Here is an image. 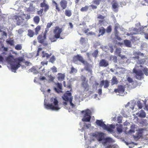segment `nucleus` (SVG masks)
Listing matches in <instances>:
<instances>
[{
  "mask_svg": "<svg viewBox=\"0 0 148 148\" xmlns=\"http://www.w3.org/2000/svg\"><path fill=\"white\" fill-rule=\"evenodd\" d=\"M112 31L111 26L110 25L106 29V32L108 33H110Z\"/></svg>",
  "mask_w": 148,
  "mask_h": 148,
  "instance_id": "obj_49",
  "label": "nucleus"
},
{
  "mask_svg": "<svg viewBox=\"0 0 148 148\" xmlns=\"http://www.w3.org/2000/svg\"><path fill=\"white\" fill-rule=\"evenodd\" d=\"M62 29L60 28L58 26H56L53 30V33L54 34V38L51 39L52 42H55L58 38L63 39V38L60 36V34L62 32Z\"/></svg>",
  "mask_w": 148,
  "mask_h": 148,
  "instance_id": "obj_4",
  "label": "nucleus"
},
{
  "mask_svg": "<svg viewBox=\"0 0 148 148\" xmlns=\"http://www.w3.org/2000/svg\"><path fill=\"white\" fill-rule=\"evenodd\" d=\"M73 60L74 62L78 60L83 64H85L86 62V61L84 60L83 58L79 55H77L74 56L73 58Z\"/></svg>",
  "mask_w": 148,
  "mask_h": 148,
  "instance_id": "obj_11",
  "label": "nucleus"
},
{
  "mask_svg": "<svg viewBox=\"0 0 148 148\" xmlns=\"http://www.w3.org/2000/svg\"><path fill=\"white\" fill-rule=\"evenodd\" d=\"M6 42L7 44H9L11 46H13L14 45V41L13 40H7Z\"/></svg>",
  "mask_w": 148,
  "mask_h": 148,
  "instance_id": "obj_40",
  "label": "nucleus"
},
{
  "mask_svg": "<svg viewBox=\"0 0 148 148\" xmlns=\"http://www.w3.org/2000/svg\"><path fill=\"white\" fill-rule=\"evenodd\" d=\"M133 71L136 74L135 77L137 79L140 80L143 78V74L141 70H137L134 68Z\"/></svg>",
  "mask_w": 148,
  "mask_h": 148,
  "instance_id": "obj_7",
  "label": "nucleus"
},
{
  "mask_svg": "<svg viewBox=\"0 0 148 148\" xmlns=\"http://www.w3.org/2000/svg\"><path fill=\"white\" fill-rule=\"evenodd\" d=\"M124 43L125 45L127 47H131V42L127 40L126 39L124 40Z\"/></svg>",
  "mask_w": 148,
  "mask_h": 148,
  "instance_id": "obj_27",
  "label": "nucleus"
},
{
  "mask_svg": "<svg viewBox=\"0 0 148 148\" xmlns=\"http://www.w3.org/2000/svg\"><path fill=\"white\" fill-rule=\"evenodd\" d=\"M10 65L12 69L14 70V71L16 70L18 68H19L21 65V64H10Z\"/></svg>",
  "mask_w": 148,
  "mask_h": 148,
  "instance_id": "obj_21",
  "label": "nucleus"
},
{
  "mask_svg": "<svg viewBox=\"0 0 148 148\" xmlns=\"http://www.w3.org/2000/svg\"><path fill=\"white\" fill-rule=\"evenodd\" d=\"M86 79V78L84 77L83 80L84 82L82 83L81 85L82 87L84 88L85 91H88L90 89V87L88 85L87 82H85Z\"/></svg>",
  "mask_w": 148,
  "mask_h": 148,
  "instance_id": "obj_12",
  "label": "nucleus"
},
{
  "mask_svg": "<svg viewBox=\"0 0 148 148\" xmlns=\"http://www.w3.org/2000/svg\"><path fill=\"white\" fill-rule=\"evenodd\" d=\"M15 59L14 56L12 55H9L6 59L7 62L10 64H14L15 62Z\"/></svg>",
  "mask_w": 148,
  "mask_h": 148,
  "instance_id": "obj_14",
  "label": "nucleus"
},
{
  "mask_svg": "<svg viewBox=\"0 0 148 148\" xmlns=\"http://www.w3.org/2000/svg\"><path fill=\"white\" fill-rule=\"evenodd\" d=\"M142 71L145 75H148V68L145 67L142 69Z\"/></svg>",
  "mask_w": 148,
  "mask_h": 148,
  "instance_id": "obj_43",
  "label": "nucleus"
},
{
  "mask_svg": "<svg viewBox=\"0 0 148 148\" xmlns=\"http://www.w3.org/2000/svg\"><path fill=\"white\" fill-rule=\"evenodd\" d=\"M27 35L30 37H32L34 35V31L31 29H29L28 30Z\"/></svg>",
  "mask_w": 148,
  "mask_h": 148,
  "instance_id": "obj_30",
  "label": "nucleus"
},
{
  "mask_svg": "<svg viewBox=\"0 0 148 148\" xmlns=\"http://www.w3.org/2000/svg\"><path fill=\"white\" fill-rule=\"evenodd\" d=\"M98 51L97 50H95L94 52L92 53V55L94 57L96 58L97 56Z\"/></svg>",
  "mask_w": 148,
  "mask_h": 148,
  "instance_id": "obj_45",
  "label": "nucleus"
},
{
  "mask_svg": "<svg viewBox=\"0 0 148 148\" xmlns=\"http://www.w3.org/2000/svg\"><path fill=\"white\" fill-rule=\"evenodd\" d=\"M109 84L108 81L107 80H105L104 86V88H107L109 86Z\"/></svg>",
  "mask_w": 148,
  "mask_h": 148,
  "instance_id": "obj_46",
  "label": "nucleus"
},
{
  "mask_svg": "<svg viewBox=\"0 0 148 148\" xmlns=\"http://www.w3.org/2000/svg\"><path fill=\"white\" fill-rule=\"evenodd\" d=\"M52 2L53 4L55 6L56 9V11L58 12H60V9L59 7L58 4L56 2L53 0L52 1Z\"/></svg>",
  "mask_w": 148,
  "mask_h": 148,
  "instance_id": "obj_23",
  "label": "nucleus"
},
{
  "mask_svg": "<svg viewBox=\"0 0 148 148\" xmlns=\"http://www.w3.org/2000/svg\"><path fill=\"white\" fill-rule=\"evenodd\" d=\"M72 100L73 99H72V98H71L70 99V101H69L70 102V105L71 106V107L72 108H73L75 107V105L73 103H72Z\"/></svg>",
  "mask_w": 148,
  "mask_h": 148,
  "instance_id": "obj_50",
  "label": "nucleus"
},
{
  "mask_svg": "<svg viewBox=\"0 0 148 148\" xmlns=\"http://www.w3.org/2000/svg\"><path fill=\"white\" fill-rule=\"evenodd\" d=\"M49 29L47 28H45V31L44 32V33L42 34L44 36H46V34L47 32L49 31Z\"/></svg>",
  "mask_w": 148,
  "mask_h": 148,
  "instance_id": "obj_56",
  "label": "nucleus"
},
{
  "mask_svg": "<svg viewBox=\"0 0 148 148\" xmlns=\"http://www.w3.org/2000/svg\"><path fill=\"white\" fill-rule=\"evenodd\" d=\"M42 50V48H38L37 53V56H38L39 55L40 51Z\"/></svg>",
  "mask_w": 148,
  "mask_h": 148,
  "instance_id": "obj_60",
  "label": "nucleus"
},
{
  "mask_svg": "<svg viewBox=\"0 0 148 148\" xmlns=\"http://www.w3.org/2000/svg\"><path fill=\"white\" fill-rule=\"evenodd\" d=\"M115 36L116 38L119 41H120L121 40V38L118 36V34L116 35V34H115Z\"/></svg>",
  "mask_w": 148,
  "mask_h": 148,
  "instance_id": "obj_59",
  "label": "nucleus"
},
{
  "mask_svg": "<svg viewBox=\"0 0 148 148\" xmlns=\"http://www.w3.org/2000/svg\"><path fill=\"white\" fill-rule=\"evenodd\" d=\"M50 101L51 103L50 104L45 103V107L46 109L55 111L58 110L60 109L59 107L58 101L57 98H51Z\"/></svg>",
  "mask_w": 148,
  "mask_h": 148,
  "instance_id": "obj_1",
  "label": "nucleus"
},
{
  "mask_svg": "<svg viewBox=\"0 0 148 148\" xmlns=\"http://www.w3.org/2000/svg\"><path fill=\"white\" fill-rule=\"evenodd\" d=\"M133 55L134 56L133 58L134 60H138L137 62L139 64H144L145 62V58H142L144 57V55L143 53H141L139 51H135L134 52Z\"/></svg>",
  "mask_w": 148,
  "mask_h": 148,
  "instance_id": "obj_2",
  "label": "nucleus"
},
{
  "mask_svg": "<svg viewBox=\"0 0 148 148\" xmlns=\"http://www.w3.org/2000/svg\"><path fill=\"white\" fill-rule=\"evenodd\" d=\"M84 64L86 65V66L84 67L85 70L90 72H92V70L89 67V64L86 61L85 64Z\"/></svg>",
  "mask_w": 148,
  "mask_h": 148,
  "instance_id": "obj_26",
  "label": "nucleus"
},
{
  "mask_svg": "<svg viewBox=\"0 0 148 148\" xmlns=\"http://www.w3.org/2000/svg\"><path fill=\"white\" fill-rule=\"evenodd\" d=\"M105 17L102 16L101 14H99L97 16V18L99 19H103L105 18Z\"/></svg>",
  "mask_w": 148,
  "mask_h": 148,
  "instance_id": "obj_52",
  "label": "nucleus"
},
{
  "mask_svg": "<svg viewBox=\"0 0 148 148\" xmlns=\"http://www.w3.org/2000/svg\"><path fill=\"white\" fill-rule=\"evenodd\" d=\"M138 116L142 118H145L146 116V114L144 111L143 110H141L138 113Z\"/></svg>",
  "mask_w": 148,
  "mask_h": 148,
  "instance_id": "obj_24",
  "label": "nucleus"
},
{
  "mask_svg": "<svg viewBox=\"0 0 148 148\" xmlns=\"http://www.w3.org/2000/svg\"><path fill=\"white\" fill-rule=\"evenodd\" d=\"M104 143H106L107 142L110 143L113 142L112 139L109 137L104 138Z\"/></svg>",
  "mask_w": 148,
  "mask_h": 148,
  "instance_id": "obj_32",
  "label": "nucleus"
},
{
  "mask_svg": "<svg viewBox=\"0 0 148 148\" xmlns=\"http://www.w3.org/2000/svg\"><path fill=\"white\" fill-rule=\"evenodd\" d=\"M40 7L44 10H43L45 12L47 11L49 8V5L45 0H44L43 1L40 3Z\"/></svg>",
  "mask_w": 148,
  "mask_h": 148,
  "instance_id": "obj_9",
  "label": "nucleus"
},
{
  "mask_svg": "<svg viewBox=\"0 0 148 148\" xmlns=\"http://www.w3.org/2000/svg\"><path fill=\"white\" fill-rule=\"evenodd\" d=\"M121 118L120 116H118L117 119V122L119 123H122Z\"/></svg>",
  "mask_w": 148,
  "mask_h": 148,
  "instance_id": "obj_55",
  "label": "nucleus"
},
{
  "mask_svg": "<svg viewBox=\"0 0 148 148\" xmlns=\"http://www.w3.org/2000/svg\"><path fill=\"white\" fill-rule=\"evenodd\" d=\"M89 9L88 6H86L84 7H83L80 9V11L82 12L87 11Z\"/></svg>",
  "mask_w": 148,
  "mask_h": 148,
  "instance_id": "obj_36",
  "label": "nucleus"
},
{
  "mask_svg": "<svg viewBox=\"0 0 148 148\" xmlns=\"http://www.w3.org/2000/svg\"><path fill=\"white\" fill-rule=\"evenodd\" d=\"M111 81V84L112 85L117 84L118 83V81L116 76H114L113 77Z\"/></svg>",
  "mask_w": 148,
  "mask_h": 148,
  "instance_id": "obj_22",
  "label": "nucleus"
},
{
  "mask_svg": "<svg viewBox=\"0 0 148 148\" xmlns=\"http://www.w3.org/2000/svg\"><path fill=\"white\" fill-rule=\"evenodd\" d=\"M105 82V81L104 80H102L101 81L100 84V86L101 87H102L104 84Z\"/></svg>",
  "mask_w": 148,
  "mask_h": 148,
  "instance_id": "obj_62",
  "label": "nucleus"
},
{
  "mask_svg": "<svg viewBox=\"0 0 148 148\" xmlns=\"http://www.w3.org/2000/svg\"><path fill=\"white\" fill-rule=\"evenodd\" d=\"M87 40V39H86L85 38L82 37L80 38V42L82 44H84L86 43Z\"/></svg>",
  "mask_w": 148,
  "mask_h": 148,
  "instance_id": "obj_31",
  "label": "nucleus"
},
{
  "mask_svg": "<svg viewBox=\"0 0 148 148\" xmlns=\"http://www.w3.org/2000/svg\"><path fill=\"white\" fill-rule=\"evenodd\" d=\"M81 114L83 115V117L82 120L83 121L89 122L91 118L92 112L90 110L87 109L81 111Z\"/></svg>",
  "mask_w": 148,
  "mask_h": 148,
  "instance_id": "obj_5",
  "label": "nucleus"
},
{
  "mask_svg": "<svg viewBox=\"0 0 148 148\" xmlns=\"http://www.w3.org/2000/svg\"><path fill=\"white\" fill-rule=\"evenodd\" d=\"M77 71V70L72 66L71 68V71L70 72V73H76Z\"/></svg>",
  "mask_w": 148,
  "mask_h": 148,
  "instance_id": "obj_44",
  "label": "nucleus"
},
{
  "mask_svg": "<svg viewBox=\"0 0 148 148\" xmlns=\"http://www.w3.org/2000/svg\"><path fill=\"white\" fill-rule=\"evenodd\" d=\"M55 86L54 87V90L57 93H59L62 92V84L59 82L55 83Z\"/></svg>",
  "mask_w": 148,
  "mask_h": 148,
  "instance_id": "obj_10",
  "label": "nucleus"
},
{
  "mask_svg": "<svg viewBox=\"0 0 148 148\" xmlns=\"http://www.w3.org/2000/svg\"><path fill=\"white\" fill-rule=\"evenodd\" d=\"M98 93L99 95H100L102 93L101 89H99L98 90Z\"/></svg>",
  "mask_w": 148,
  "mask_h": 148,
  "instance_id": "obj_63",
  "label": "nucleus"
},
{
  "mask_svg": "<svg viewBox=\"0 0 148 148\" xmlns=\"http://www.w3.org/2000/svg\"><path fill=\"white\" fill-rule=\"evenodd\" d=\"M115 52L116 54L117 55L119 56H121L120 53H121V49L120 48H116V49Z\"/></svg>",
  "mask_w": 148,
  "mask_h": 148,
  "instance_id": "obj_37",
  "label": "nucleus"
},
{
  "mask_svg": "<svg viewBox=\"0 0 148 148\" xmlns=\"http://www.w3.org/2000/svg\"><path fill=\"white\" fill-rule=\"evenodd\" d=\"M44 10L42 9H41L37 11V14L40 16H42L43 14L42 13L44 11Z\"/></svg>",
  "mask_w": 148,
  "mask_h": 148,
  "instance_id": "obj_39",
  "label": "nucleus"
},
{
  "mask_svg": "<svg viewBox=\"0 0 148 148\" xmlns=\"http://www.w3.org/2000/svg\"><path fill=\"white\" fill-rule=\"evenodd\" d=\"M125 88L123 86L119 85L118 86L117 89H115L114 90V92L119 93H122L124 92Z\"/></svg>",
  "mask_w": 148,
  "mask_h": 148,
  "instance_id": "obj_13",
  "label": "nucleus"
},
{
  "mask_svg": "<svg viewBox=\"0 0 148 148\" xmlns=\"http://www.w3.org/2000/svg\"><path fill=\"white\" fill-rule=\"evenodd\" d=\"M24 60L23 57H19L15 59V62H16L17 64H20V63L21 62H23Z\"/></svg>",
  "mask_w": 148,
  "mask_h": 148,
  "instance_id": "obj_20",
  "label": "nucleus"
},
{
  "mask_svg": "<svg viewBox=\"0 0 148 148\" xmlns=\"http://www.w3.org/2000/svg\"><path fill=\"white\" fill-rule=\"evenodd\" d=\"M127 80L130 83H131L133 82L132 79L129 77L127 78Z\"/></svg>",
  "mask_w": 148,
  "mask_h": 148,
  "instance_id": "obj_54",
  "label": "nucleus"
},
{
  "mask_svg": "<svg viewBox=\"0 0 148 148\" xmlns=\"http://www.w3.org/2000/svg\"><path fill=\"white\" fill-rule=\"evenodd\" d=\"M62 98L63 100L66 101H70V99H73V97L71 96V93L69 91H66L64 95Z\"/></svg>",
  "mask_w": 148,
  "mask_h": 148,
  "instance_id": "obj_8",
  "label": "nucleus"
},
{
  "mask_svg": "<svg viewBox=\"0 0 148 148\" xmlns=\"http://www.w3.org/2000/svg\"><path fill=\"white\" fill-rule=\"evenodd\" d=\"M105 32V29L103 27H101L99 29V33L101 35H103Z\"/></svg>",
  "mask_w": 148,
  "mask_h": 148,
  "instance_id": "obj_34",
  "label": "nucleus"
},
{
  "mask_svg": "<svg viewBox=\"0 0 148 148\" xmlns=\"http://www.w3.org/2000/svg\"><path fill=\"white\" fill-rule=\"evenodd\" d=\"M137 106L138 108L139 109H141L143 107L142 104L140 102L138 103Z\"/></svg>",
  "mask_w": 148,
  "mask_h": 148,
  "instance_id": "obj_53",
  "label": "nucleus"
},
{
  "mask_svg": "<svg viewBox=\"0 0 148 148\" xmlns=\"http://www.w3.org/2000/svg\"><path fill=\"white\" fill-rule=\"evenodd\" d=\"M53 25V23L51 22L48 23L47 25L46 28L49 29V28Z\"/></svg>",
  "mask_w": 148,
  "mask_h": 148,
  "instance_id": "obj_48",
  "label": "nucleus"
},
{
  "mask_svg": "<svg viewBox=\"0 0 148 148\" xmlns=\"http://www.w3.org/2000/svg\"><path fill=\"white\" fill-rule=\"evenodd\" d=\"M65 75L64 74L59 73L58 74L57 79L59 81H62L65 78Z\"/></svg>",
  "mask_w": 148,
  "mask_h": 148,
  "instance_id": "obj_18",
  "label": "nucleus"
},
{
  "mask_svg": "<svg viewBox=\"0 0 148 148\" xmlns=\"http://www.w3.org/2000/svg\"><path fill=\"white\" fill-rule=\"evenodd\" d=\"M56 60V58L54 56H53L50 58L49 60V62L52 63H53Z\"/></svg>",
  "mask_w": 148,
  "mask_h": 148,
  "instance_id": "obj_38",
  "label": "nucleus"
},
{
  "mask_svg": "<svg viewBox=\"0 0 148 148\" xmlns=\"http://www.w3.org/2000/svg\"><path fill=\"white\" fill-rule=\"evenodd\" d=\"M119 5L118 3L116 2H114L112 4V7L114 9H116L118 8Z\"/></svg>",
  "mask_w": 148,
  "mask_h": 148,
  "instance_id": "obj_41",
  "label": "nucleus"
},
{
  "mask_svg": "<svg viewBox=\"0 0 148 148\" xmlns=\"http://www.w3.org/2000/svg\"><path fill=\"white\" fill-rule=\"evenodd\" d=\"M122 125L121 124L117 125V127H116V130L117 132L119 133H121L123 131Z\"/></svg>",
  "mask_w": 148,
  "mask_h": 148,
  "instance_id": "obj_28",
  "label": "nucleus"
},
{
  "mask_svg": "<svg viewBox=\"0 0 148 148\" xmlns=\"http://www.w3.org/2000/svg\"><path fill=\"white\" fill-rule=\"evenodd\" d=\"M96 123L98 126L101 127L103 129L110 132H112V129H114L115 127V126L114 125L111 124L109 126H107L103 122L102 120H97Z\"/></svg>",
  "mask_w": 148,
  "mask_h": 148,
  "instance_id": "obj_3",
  "label": "nucleus"
},
{
  "mask_svg": "<svg viewBox=\"0 0 148 148\" xmlns=\"http://www.w3.org/2000/svg\"><path fill=\"white\" fill-rule=\"evenodd\" d=\"M68 3L66 0H61L60 2V4L62 10L65 9L67 6Z\"/></svg>",
  "mask_w": 148,
  "mask_h": 148,
  "instance_id": "obj_16",
  "label": "nucleus"
},
{
  "mask_svg": "<svg viewBox=\"0 0 148 148\" xmlns=\"http://www.w3.org/2000/svg\"><path fill=\"white\" fill-rule=\"evenodd\" d=\"M90 6L91 7L92 9H96L97 8V7L96 6L94 5H91Z\"/></svg>",
  "mask_w": 148,
  "mask_h": 148,
  "instance_id": "obj_64",
  "label": "nucleus"
},
{
  "mask_svg": "<svg viewBox=\"0 0 148 148\" xmlns=\"http://www.w3.org/2000/svg\"><path fill=\"white\" fill-rule=\"evenodd\" d=\"M46 36H45L42 34L38 36L37 37V40L39 43L41 44L43 46H46L48 45V43L46 40Z\"/></svg>",
  "mask_w": 148,
  "mask_h": 148,
  "instance_id": "obj_6",
  "label": "nucleus"
},
{
  "mask_svg": "<svg viewBox=\"0 0 148 148\" xmlns=\"http://www.w3.org/2000/svg\"><path fill=\"white\" fill-rule=\"evenodd\" d=\"M51 69L53 73H56L57 72V69L55 66H53L51 68Z\"/></svg>",
  "mask_w": 148,
  "mask_h": 148,
  "instance_id": "obj_47",
  "label": "nucleus"
},
{
  "mask_svg": "<svg viewBox=\"0 0 148 148\" xmlns=\"http://www.w3.org/2000/svg\"><path fill=\"white\" fill-rule=\"evenodd\" d=\"M48 64V61H42L41 62V64L43 66L45 65H47Z\"/></svg>",
  "mask_w": 148,
  "mask_h": 148,
  "instance_id": "obj_58",
  "label": "nucleus"
},
{
  "mask_svg": "<svg viewBox=\"0 0 148 148\" xmlns=\"http://www.w3.org/2000/svg\"><path fill=\"white\" fill-rule=\"evenodd\" d=\"M143 129L139 130L136 133V136H134L133 137L135 139H138L140 138L143 135Z\"/></svg>",
  "mask_w": 148,
  "mask_h": 148,
  "instance_id": "obj_15",
  "label": "nucleus"
},
{
  "mask_svg": "<svg viewBox=\"0 0 148 148\" xmlns=\"http://www.w3.org/2000/svg\"><path fill=\"white\" fill-rule=\"evenodd\" d=\"M104 134L103 133H99L97 137V140L99 141H101L103 140H104Z\"/></svg>",
  "mask_w": 148,
  "mask_h": 148,
  "instance_id": "obj_19",
  "label": "nucleus"
},
{
  "mask_svg": "<svg viewBox=\"0 0 148 148\" xmlns=\"http://www.w3.org/2000/svg\"><path fill=\"white\" fill-rule=\"evenodd\" d=\"M41 29V27L40 25H38L35 29V34L37 35L38 34L39 31Z\"/></svg>",
  "mask_w": 148,
  "mask_h": 148,
  "instance_id": "obj_35",
  "label": "nucleus"
},
{
  "mask_svg": "<svg viewBox=\"0 0 148 148\" xmlns=\"http://www.w3.org/2000/svg\"><path fill=\"white\" fill-rule=\"evenodd\" d=\"M31 71L32 72H33L34 73L36 74L38 73V71L34 68H32L31 69Z\"/></svg>",
  "mask_w": 148,
  "mask_h": 148,
  "instance_id": "obj_51",
  "label": "nucleus"
},
{
  "mask_svg": "<svg viewBox=\"0 0 148 148\" xmlns=\"http://www.w3.org/2000/svg\"><path fill=\"white\" fill-rule=\"evenodd\" d=\"M42 57L44 58L46 57L47 59H48V58H49L51 55V53H50V54H49L47 53H45L44 51H42Z\"/></svg>",
  "mask_w": 148,
  "mask_h": 148,
  "instance_id": "obj_29",
  "label": "nucleus"
},
{
  "mask_svg": "<svg viewBox=\"0 0 148 148\" xmlns=\"http://www.w3.org/2000/svg\"><path fill=\"white\" fill-rule=\"evenodd\" d=\"M65 15L67 16H71L72 14L71 10L68 9L65 10Z\"/></svg>",
  "mask_w": 148,
  "mask_h": 148,
  "instance_id": "obj_25",
  "label": "nucleus"
},
{
  "mask_svg": "<svg viewBox=\"0 0 148 148\" xmlns=\"http://www.w3.org/2000/svg\"><path fill=\"white\" fill-rule=\"evenodd\" d=\"M109 65L108 62L105 59L101 60L99 62V66H100L106 67Z\"/></svg>",
  "mask_w": 148,
  "mask_h": 148,
  "instance_id": "obj_17",
  "label": "nucleus"
},
{
  "mask_svg": "<svg viewBox=\"0 0 148 148\" xmlns=\"http://www.w3.org/2000/svg\"><path fill=\"white\" fill-rule=\"evenodd\" d=\"M94 3L97 5H99V0H95L94 1Z\"/></svg>",
  "mask_w": 148,
  "mask_h": 148,
  "instance_id": "obj_61",
  "label": "nucleus"
},
{
  "mask_svg": "<svg viewBox=\"0 0 148 148\" xmlns=\"http://www.w3.org/2000/svg\"><path fill=\"white\" fill-rule=\"evenodd\" d=\"M118 27L117 26H115L114 28L115 31V35L116 34V35L118 34V32L117 30Z\"/></svg>",
  "mask_w": 148,
  "mask_h": 148,
  "instance_id": "obj_57",
  "label": "nucleus"
},
{
  "mask_svg": "<svg viewBox=\"0 0 148 148\" xmlns=\"http://www.w3.org/2000/svg\"><path fill=\"white\" fill-rule=\"evenodd\" d=\"M33 19L34 22L36 24H38L40 21L39 17L37 16H35Z\"/></svg>",
  "mask_w": 148,
  "mask_h": 148,
  "instance_id": "obj_33",
  "label": "nucleus"
},
{
  "mask_svg": "<svg viewBox=\"0 0 148 148\" xmlns=\"http://www.w3.org/2000/svg\"><path fill=\"white\" fill-rule=\"evenodd\" d=\"M15 49L18 50H20L22 49V47L21 45L17 44L15 47Z\"/></svg>",
  "mask_w": 148,
  "mask_h": 148,
  "instance_id": "obj_42",
  "label": "nucleus"
}]
</instances>
